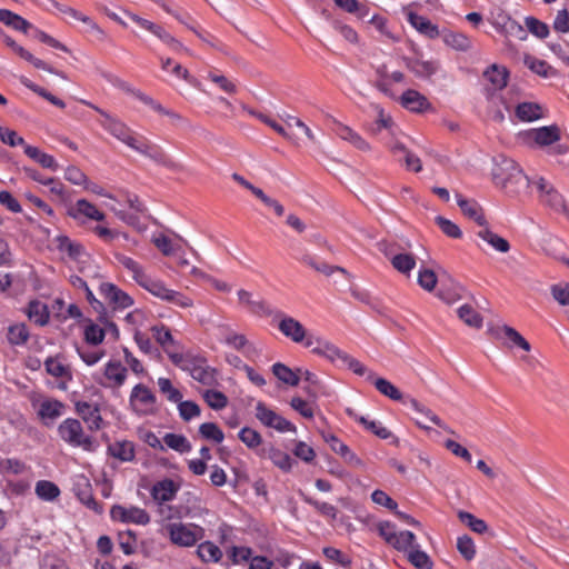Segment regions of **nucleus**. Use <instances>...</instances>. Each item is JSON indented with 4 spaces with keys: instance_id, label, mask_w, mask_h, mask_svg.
I'll return each mask as SVG.
<instances>
[{
    "instance_id": "nucleus-51",
    "label": "nucleus",
    "mask_w": 569,
    "mask_h": 569,
    "mask_svg": "<svg viewBox=\"0 0 569 569\" xmlns=\"http://www.w3.org/2000/svg\"><path fill=\"white\" fill-rule=\"evenodd\" d=\"M202 398L207 405L213 410H221L228 406L227 396L214 389H207L202 392Z\"/></svg>"
},
{
    "instance_id": "nucleus-40",
    "label": "nucleus",
    "mask_w": 569,
    "mask_h": 569,
    "mask_svg": "<svg viewBox=\"0 0 569 569\" xmlns=\"http://www.w3.org/2000/svg\"><path fill=\"white\" fill-rule=\"evenodd\" d=\"M457 315L467 326L479 329L482 327L481 315L470 305L466 303L457 309Z\"/></svg>"
},
{
    "instance_id": "nucleus-43",
    "label": "nucleus",
    "mask_w": 569,
    "mask_h": 569,
    "mask_svg": "<svg viewBox=\"0 0 569 569\" xmlns=\"http://www.w3.org/2000/svg\"><path fill=\"white\" fill-rule=\"evenodd\" d=\"M30 332L24 323L8 327L7 340L11 346H23L29 340Z\"/></svg>"
},
{
    "instance_id": "nucleus-15",
    "label": "nucleus",
    "mask_w": 569,
    "mask_h": 569,
    "mask_svg": "<svg viewBox=\"0 0 569 569\" xmlns=\"http://www.w3.org/2000/svg\"><path fill=\"white\" fill-rule=\"evenodd\" d=\"M489 332L496 338V339H507L508 342L506 345L508 347H519L523 349L525 351H530V343L512 327H509L507 325L490 328Z\"/></svg>"
},
{
    "instance_id": "nucleus-11",
    "label": "nucleus",
    "mask_w": 569,
    "mask_h": 569,
    "mask_svg": "<svg viewBox=\"0 0 569 569\" xmlns=\"http://www.w3.org/2000/svg\"><path fill=\"white\" fill-rule=\"evenodd\" d=\"M72 491L79 501L87 508L93 510L97 513H102V506L94 499L92 495V487L89 479L83 476H76L72 485Z\"/></svg>"
},
{
    "instance_id": "nucleus-21",
    "label": "nucleus",
    "mask_w": 569,
    "mask_h": 569,
    "mask_svg": "<svg viewBox=\"0 0 569 569\" xmlns=\"http://www.w3.org/2000/svg\"><path fill=\"white\" fill-rule=\"evenodd\" d=\"M456 197L459 208L467 218L473 220L481 228L487 224V220L478 202L475 200H468L461 194H456Z\"/></svg>"
},
{
    "instance_id": "nucleus-57",
    "label": "nucleus",
    "mask_w": 569,
    "mask_h": 569,
    "mask_svg": "<svg viewBox=\"0 0 569 569\" xmlns=\"http://www.w3.org/2000/svg\"><path fill=\"white\" fill-rule=\"evenodd\" d=\"M525 24L529 32L539 39H545L549 36L550 31L548 24L535 17H527L525 19Z\"/></svg>"
},
{
    "instance_id": "nucleus-46",
    "label": "nucleus",
    "mask_w": 569,
    "mask_h": 569,
    "mask_svg": "<svg viewBox=\"0 0 569 569\" xmlns=\"http://www.w3.org/2000/svg\"><path fill=\"white\" fill-rule=\"evenodd\" d=\"M197 553L204 562H218L222 557L220 548L210 541L200 543Z\"/></svg>"
},
{
    "instance_id": "nucleus-27",
    "label": "nucleus",
    "mask_w": 569,
    "mask_h": 569,
    "mask_svg": "<svg viewBox=\"0 0 569 569\" xmlns=\"http://www.w3.org/2000/svg\"><path fill=\"white\" fill-rule=\"evenodd\" d=\"M336 134L361 151H369L370 144L355 130L342 123H337Z\"/></svg>"
},
{
    "instance_id": "nucleus-22",
    "label": "nucleus",
    "mask_w": 569,
    "mask_h": 569,
    "mask_svg": "<svg viewBox=\"0 0 569 569\" xmlns=\"http://www.w3.org/2000/svg\"><path fill=\"white\" fill-rule=\"evenodd\" d=\"M401 104L413 112H422L430 108L428 99L413 89H408L402 93Z\"/></svg>"
},
{
    "instance_id": "nucleus-18",
    "label": "nucleus",
    "mask_w": 569,
    "mask_h": 569,
    "mask_svg": "<svg viewBox=\"0 0 569 569\" xmlns=\"http://www.w3.org/2000/svg\"><path fill=\"white\" fill-rule=\"evenodd\" d=\"M4 43L20 58L30 62L34 68L46 70L50 73L59 74L63 77L60 72L56 71L51 66L46 63L43 60L36 58L32 53L26 50L23 47L18 44L11 37L4 36Z\"/></svg>"
},
{
    "instance_id": "nucleus-61",
    "label": "nucleus",
    "mask_w": 569,
    "mask_h": 569,
    "mask_svg": "<svg viewBox=\"0 0 569 569\" xmlns=\"http://www.w3.org/2000/svg\"><path fill=\"white\" fill-rule=\"evenodd\" d=\"M177 403H178L179 415L184 421H190L191 419L200 416L201 410H200V407L196 402L190 401V400H186V401L180 400Z\"/></svg>"
},
{
    "instance_id": "nucleus-14",
    "label": "nucleus",
    "mask_w": 569,
    "mask_h": 569,
    "mask_svg": "<svg viewBox=\"0 0 569 569\" xmlns=\"http://www.w3.org/2000/svg\"><path fill=\"white\" fill-rule=\"evenodd\" d=\"M482 76L488 82L486 91L493 93L502 90L507 86L509 71L506 67L493 63L483 71Z\"/></svg>"
},
{
    "instance_id": "nucleus-20",
    "label": "nucleus",
    "mask_w": 569,
    "mask_h": 569,
    "mask_svg": "<svg viewBox=\"0 0 569 569\" xmlns=\"http://www.w3.org/2000/svg\"><path fill=\"white\" fill-rule=\"evenodd\" d=\"M69 214L76 220L82 217L96 221H102L104 219V214L86 199H79L74 207L69 209Z\"/></svg>"
},
{
    "instance_id": "nucleus-60",
    "label": "nucleus",
    "mask_w": 569,
    "mask_h": 569,
    "mask_svg": "<svg viewBox=\"0 0 569 569\" xmlns=\"http://www.w3.org/2000/svg\"><path fill=\"white\" fill-rule=\"evenodd\" d=\"M154 36L158 37L163 43H166L170 49L176 52H187L189 50L174 37H172L169 32H167L161 26L154 32Z\"/></svg>"
},
{
    "instance_id": "nucleus-23",
    "label": "nucleus",
    "mask_w": 569,
    "mask_h": 569,
    "mask_svg": "<svg viewBox=\"0 0 569 569\" xmlns=\"http://www.w3.org/2000/svg\"><path fill=\"white\" fill-rule=\"evenodd\" d=\"M527 137L532 139L539 146H549L560 139L557 126L541 127L527 132Z\"/></svg>"
},
{
    "instance_id": "nucleus-13",
    "label": "nucleus",
    "mask_w": 569,
    "mask_h": 569,
    "mask_svg": "<svg viewBox=\"0 0 569 569\" xmlns=\"http://www.w3.org/2000/svg\"><path fill=\"white\" fill-rule=\"evenodd\" d=\"M110 516L113 520H119L127 523L132 522L136 525L144 526L150 522L148 512L139 507L126 508L120 505H114L110 510Z\"/></svg>"
},
{
    "instance_id": "nucleus-12",
    "label": "nucleus",
    "mask_w": 569,
    "mask_h": 569,
    "mask_svg": "<svg viewBox=\"0 0 569 569\" xmlns=\"http://www.w3.org/2000/svg\"><path fill=\"white\" fill-rule=\"evenodd\" d=\"M99 292L114 310L127 309L134 302L132 297L111 282H102Z\"/></svg>"
},
{
    "instance_id": "nucleus-33",
    "label": "nucleus",
    "mask_w": 569,
    "mask_h": 569,
    "mask_svg": "<svg viewBox=\"0 0 569 569\" xmlns=\"http://www.w3.org/2000/svg\"><path fill=\"white\" fill-rule=\"evenodd\" d=\"M0 21L7 27L23 33H28L29 29L32 28L28 20L7 9H0Z\"/></svg>"
},
{
    "instance_id": "nucleus-50",
    "label": "nucleus",
    "mask_w": 569,
    "mask_h": 569,
    "mask_svg": "<svg viewBox=\"0 0 569 569\" xmlns=\"http://www.w3.org/2000/svg\"><path fill=\"white\" fill-rule=\"evenodd\" d=\"M37 496L46 501H52L60 495L59 487L48 480H40L36 483Z\"/></svg>"
},
{
    "instance_id": "nucleus-28",
    "label": "nucleus",
    "mask_w": 569,
    "mask_h": 569,
    "mask_svg": "<svg viewBox=\"0 0 569 569\" xmlns=\"http://www.w3.org/2000/svg\"><path fill=\"white\" fill-rule=\"evenodd\" d=\"M408 21L421 34H425L430 39H436L439 37L438 27L436 24H433L429 19H427L422 16L417 14L415 12H409Z\"/></svg>"
},
{
    "instance_id": "nucleus-58",
    "label": "nucleus",
    "mask_w": 569,
    "mask_h": 569,
    "mask_svg": "<svg viewBox=\"0 0 569 569\" xmlns=\"http://www.w3.org/2000/svg\"><path fill=\"white\" fill-rule=\"evenodd\" d=\"M57 242L58 249L62 252H67L70 258L77 259L81 256L82 247L71 241L67 236L58 237Z\"/></svg>"
},
{
    "instance_id": "nucleus-38",
    "label": "nucleus",
    "mask_w": 569,
    "mask_h": 569,
    "mask_svg": "<svg viewBox=\"0 0 569 569\" xmlns=\"http://www.w3.org/2000/svg\"><path fill=\"white\" fill-rule=\"evenodd\" d=\"M106 378L112 383L109 387H120L127 378V369L119 361H109L104 368Z\"/></svg>"
},
{
    "instance_id": "nucleus-56",
    "label": "nucleus",
    "mask_w": 569,
    "mask_h": 569,
    "mask_svg": "<svg viewBox=\"0 0 569 569\" xmlns=\"http://www.w3.org/2000/svg\"><path fill=\"white\" fill-rule=\"evenodd\" d=\"M305 502L312 506L318 512H320L322 516L328 517L332 520L337 518L338 510L337 508L328 502H321L318 501L309 496L302 495Z\"/></svg>"
},
{
    "instance_id": "nucleus-54",
    "label": "nucleus",
    "mask_w": 569,
    "mask_h": 569,
    "mask_svg": "<svg viewBox=\"0 0 569 569\" xmlns=\"http://www.w3.org/2000/svg\"><path fill=\"white\" fill-rule=\"evenodd\" d=\"M238 438L249 448V449H256L262 443V437L261 435L249 427H243L239 433Z\"/></svg>"
},
{
    "instance_id": "nucleus-63",
    "label": "nucleus",
    "mask_w": 569,
    "mask_h": 569,
    "mask_svg": "<svg viewBox=\"0 0 569 569\" xmlns=\"http://www.w3.org/2000/svg\"><path fill=\"white\" fill-rule=\"evenodd\" d=\"M457 549L461 553V556L468 561L472 560L476 556L475 543L472 539L467 535L458 538Z\"/></svg>"
},
{
    "instance_id": "nucleus-39",
    "label": "nucleus",
    "mask_w": 569,
    "mask_h": 569,
    "mask_svg": "<svg viewBox=\"0 0 569 569\" xmlns=\"http://www.w3.org/2000/svg\"><path fill=\"white\" fill-rule=\"evenodd\" d=\"M271 369H272V373L277 377V379H279L283 383L292 386V387H296L299 385V382H300L299 375L300 373L298 372V369L296 371H293L292 369H290L289 367H287L286 365H283L281 362L273 363Z\"/></svg>"
},
{
    "instance_id": "nucleus-19",
    "label": "nucleus",
    "mask_w": 569,
    "mask_h": 569,
    "mask_svg": "<svg viewBox=\"0 0 569 569\" xmlns=\"http://www.w3.org/2000/svg\"><path fill=\"white\" fill-rule=\"evenodd\" d=\"M179 488L178 483L172 479L167 478L152 486L151 497L158 505L169 502L174 499Z\"/></svg>"
},
{
    "instance_id": "nucleus-16",
    "label": "nucleus",
    "mask_w": 569,
    "mask_h": 569,
    "mask_svg": "<svg viewBox=\"0 0 569 569\" xmlns=\"http://www.w3.org/2000/svg\"><path fill=\"white\" fill-rule=\"evenodd\" d=\"M76 411L88 425L90 430H99L101 428L102 418L100 415L99 406L97 403L77 401Z\"/></svg>"
},
{
    "instance_id": "nucleus-7",
    "label": "nucleus",
    "mask_w": 569,
    "mask_h": 569,
    "mask_svg": "<svg viewBox=\"0 0 569 569\" xmlns=\"http://www.w3.org/2000/svg\"><path fill=\"white\" fill-rule=\"evenodd\" d=\"M256 418L266 427L273 428L279 432H296L297 428L286 418L269 409L263 402L256 405Z\"/></svg>"
},
{
    "instance_id": "nucleus-49",
    "label": "nucleus",
    "mask_w": 569,
    "mask_h": 569,
    "mask_svg": "<svg viewBox=\"0 0 569 569\" xmlns=\"http://www.w3.org/2000/svg\"><path fill=\"white\" fill-rule=\"evenodd\" d=\"M163 442L167 447L180 453L189 452L191 450V445L183 435L166 433Z\"/></svg>"
},
{
    "instance_id": "nucleus-3",
    "label": "nucleus",
    "mask_w": 569,
    "mask_h": 569,
    "mask_svg": "<svg viewBox=\"0 0 569 569\" xmlns=\"http://www.w3.org/2000/svg\"><path fill=\"white\" fill-rule=\"evenodd\" d=\"M58 435L72 447H81L84 450L92 448V437L84 435L83 428L77 419L68 418L63 420L58 427Z\"/></svg>"
},
{
    "instance_id": "nucleus-53",
    "label": "nucleus",
    "mask_w": 569,
    "mask_h": 569,
    "mask_svg": "<svg viewBox=\"0 0 569 569\" xmlns=\"http://www.w3.org/2000/svg\"><path fill=\"white\" fill-rule=\"evenodd\" d=\"M199 433L202 438L221 443L224 439L222 430L214 422H204L199 427Z\"/></svg>"
},
{
    "instance_id": "nucleus-35",
    "label": "nucleus",
    "mask_w": 569,
    "mask_h": 569,
    "mask_svg": "<svg viewBox=\"0 0 569 569\" xmlns=\"http://www.w3.org/2000/svg\"><path fill=\"white\" fill-rule=\"evenodd\" d=\"M114 258L117 261L126 268L129 272H131L133 280L141 286V283L149 276L144 272L143 268L132 258L124 256L122 253H116Z\"/></svg>"
},
{
    "instance_id": "nucleus-62",
    "label": "nucleus",
    "mask_w": 569,
    "mask_h": 569,
    "mask_svg": "<svg viewBox=\"0 0 569 569\" xmlns=\"http://www.w3.org/2000/svg\"><path fill=\"white\" fill-rule=\"evenodd\" d=\"M84 339L88 343L97 346L104 339V329L97 323L90 322L84 329Z\"/></svg>"
},
{
    "instance_id": "nucleus-55",
    "label": "nucleus",
    "mask_w": 569,
    "mask_h": 569,
    "mask_svg": "<svg viewBox=\"0 0 569 569\" xmlns=\"http://www.w3.org/2000/svg\"><path fill=\"white\" fill-rule=\"evenodd\" d=\"M435 222L447 237H450L453 239H459L462 237L461 229L459 228L458 224H456L451 220H449L442 216H437L435 218Z\"/></svg>"
},
{
    "instance_id": "nucleus-25",
    "label": "nucleus",
    "mask_w": 569,
    "mask_h": 569,
    "mask_svg": "<svg viewBox=\"0 0 569 569\" xmlns=\"http://www.w3.org/2000/svg\"><path fill=\"white\" fill-rule=\"evenodd\" d=\"M28 318L37 326L43 327L48 325L50 312L48 306L40 300H31L26 310Z\"/></svg>"
},
{
    "instance_id": "nucleus-37",
    "label": "nucleus",
    "mask_w": 569,
    "mask_h": 569,
    "mask_svg": "<svg viewBox=\"0 0 569 569\" xmlns=\"http://www.w3.org/2000/svg\"><path fill=\"white\" fill-rule=\"evenodd\" d=\"M298 372L300 373V379H303L308 383V386L303 388L309 398L316 400L323 389L321 380L316 373L307 369L298 368Z\"/></svg>"
},
{
    "instance_id": "nucleus-47",
    "label": "nucleus",
    "mask_w": 569,
    "mask_h": 569,
    "mask_svg": "<svg viewBox=\"0 0 569 569\" xmlns=\"http://www.w3.org/2000/svg\"><path fill=\"white\" fill-rule=\"evenodd\" d=\"M418 545L413 532L409 530L398 532L392 547L406 555Z\"/></svg>"
},
{
    "instance_id": "nucleus-1",
    "label": "nucleus",
    "mask_w": 569,
    "mask_h": 569,
    "mask_svg": "<svg viewBox=\"0 0 569 569\" xmlns=\"http://www.w3.org/2000/svg\"><path fill=\"white\" fill-rule=\"evenodd\" d=\"M103 118L100 124L116 139L160 166L172 170L178 169V163L174 162L160 146L150 142L144 137H137L127 124L112 118L109 113H103Z\"/></svg>"
},
{
    "instance_id": "nucleus-6",
    "label": "nucleus",
    "mask_w": 569,
    "mask_h": 569,
    "mask_svg": "<svg viewBox=\"0 0 569 569\" xmlns=\"http://www.w3.org/2000/svg\"><path fill=\"white\" fill-rule=\"evenodd\" d=\"M273 315L279 320V331L293 342L305 345L308 337H313L307 333L306 328L297 319L284 315L282 311H276Z\"/></svg>"
},
{
    "instance_id": "nucleus-17",
    "label": "nucleus",
    "mask_w": 569,
    "mask_h": 569,
    "mask_svg": "<svg viewBox=\"0 0 569 569\" xmlns=\"http://www.w3.org/2000/svg\"><path fill=\"white\" fill-rule=\"evenodd\" d=\"M322 439L330 445L332 451L339 455L347 463L355 467H362V460L353 453L350 448L340 441L335 435L322 432Z\"/></svg>"
},
{
    "instance_id": "nucleus-5",
    "label": "nucleus",
    "mask_w": 569,
    "mask_h": 569,
    "mask_svg": "<svg viewBox=\"0 0 569 569\" xmlns=\"http://www.w3.org/2000/svg\"><path fill=\"white\" fill-rule=\"evenodd\" d=\"M132 411L139 416H148L154 413L156 396L144 385H136L129 398Z\"/></svg>"
},
{
    "instance_id": "nucleus-44",
    "label": "nucleus",
    "mask_w": 569,
    "mask_h": 569,
    "mask_svg": "<svg viewBox=\"0 0 569 569\" xmlns=\"http://www.w3.org/2000/svg\"><path fill=\"white\" fill-rule=\"evenodd\" d=\"M408 561L417 569H432L433 562L427 552L421 550L418 543L407 553Z\"/></svg>"
},
{
    "instance_id": "nucleus-64",
    "label": "nucleus",
    "mask_w": 569,
    "mask_h": 569,
    "mask_svg": "<svg viewBox=\"0 0 569 569\" xmlns=\"http://www.w3.org/2000/svg\"><path fill=\"white\" fill-rule=\"evenodd\" d=\"M157 383L160 391L167 396L169 401L178 402L182 399V393L172 386L170 379L159 378Z\"/></svg>"
},
{
    "instance_id": "nucleus-41",
    "label": "nucleus",
    "mask_w": 569,
    "mask_h": 569,
    "mask_svg": "<svg viewBox=\"0 0 569 569\" xmlns=\"http://www.w3.org/2000/svg\"><path fill=\"white\" fill-rule=\"evenodd\" d=\"M516 116L519 120L530 122L542 117L541 107L533 102H522L516 108Z\"/></svg>"
},
{
    "instance_id": "nucleus-45",
    "label": "nucleus",
    "mask_w": 569,
    "mask_h": 569,
    "mask_svg": "<svg viewBox=\"0 0 569 569\" xmlns=\"http://www.w3.org/2000/svg\"><path fill=\"white\" fill-rule=\"evenodd\" d=\"M144 290L149 291L154 297L167 300L171 289L167 288L166 284L158 279H153L150 276L146 278V280L141 283V286Z\"/></svg>"
},
{
    "instance_id": "nucleus-9",
    "label": "nucleus",
    "mask_w": 569,
    "mask_h": 569,
    "mask_svg": "<svg viewBox=\"0 0 569 569\" xmlns=\"http://www.w3.org/2000/svg\"><path fill=\"white\" fill-rule=\"evenodd\" d=\"M305 347L311 348V351L318 356L325 357L329 361L340 366L343 356L347 353L333 343L319 337H308Z\"/></svg>"
},
{
    "instance_id": "nucleus-4",
    "label": "nucleus",
    "mask_w": 569,
    "mask_h": 569,
    "mask_svg": "<svg viewBox=\"0 0 569 569\" xmlns=\"http://www.w3.org/2000/svg\"><path fill=\"white\" fill-rule=\"evenodd\" d=\"M166 529L169 532L170 540L181 547H191L204 536V530L192 523L173 522L169 523Z\"/></svg>"
},
{
    "instance_id": "nucleus-48",
    "label": "nucleus",
    "mask_w": 569,
    "mask_h": 569,
    "mask_svg": "<svg viewBox=\"0 0 569 569\" xmlns=\"http://www.w3.org/2000/svg\"><path fill=\"white\" fill-rule=\"evenodd\" d=\"M391 264L398 272L409 274L416 267V258L410 253H398L391 258Z\"/></svg>"
},
{
    "instance_id": "nucleus-31",
    "label": "nucleus",
    "mask_w": 569,
    "mask_h": 569,
    "mask_svg": "<svg viewBox=\"0 0 569 569\" xmlns=\"http://www.w3.org/2000/svg\"><path fill=\"white\" fill-rule=\"evenodd\" d=\"M367 380L371 381L376 389L383 396L391 400H402V392L389 380L385 378H376L373 372H370Z\"/></svg>"
},
{
    "instance_id": "nucleus-26",
    "label": "nucleus",
    "mask_w": 569,
    "mask_h": 569,
    "mask_svg": "<svg viewBox=\"0 0 569 569\" xmlns=\"http://www.w3.org/2000/svg\"><path fill=\"white\" fill-rule=\"evenodd\" d=\"M260 455L264 458H269L274 466L286 472L290 471L293 463L292 458L288 453L274 448L273 446L263 447L260 450Z\"/></svg>"
},
{
    "instance_id": "nucleus-24",
    "label": "nucleus",
    "mask_w": 569,
    "mask_h": 569,
    "mask_svg": "<svg viewBox=\"0 0 569 569\" xmlns=\"http://www.w3.org/2000/svg\"><path fill=\"white\" fill-rule=\"evenodd\" d=\"M403 405L409 406L412 410H415L418 413L423 415L427 419H429L432 423L436 426L442 428L443 430L453 433V431L436 415L433 413L429 408L420 403L417 399L410 397V396H403L402 400H400Z\"/></svg>"
},
{
    "instance_id": "nucleus-32",
    "label": "nucleus",
    "mask_w": 569,
    "mask_h": 569,
    "mask_svg": "<svg viewBox=\"0 0 569 569\" xmlns=\"http://www.w3.org/2000/svg\"><path fill=\"white\" fill-rule=\"evenodd\" d=\"M477 236L499 252L506 253L510 249L509 242L495 233L487 224L477 231Z\"/></svg>"
},
{
    "instance_id": "nucleus-29",
    "label": "nucleus",
    "mask_w": 569,
    "mask_h": 569,
    "mask_svg": "<svg viewBox=\"0 0 569 569\" xmlns=\"http://www.w3.org/2000/svg\"><path fill=\"white\" fill-rule=\"evenodd\" d=\"M238 298L240 302L247 305L249 311L254 315L271 316L274 313L263 300H253L252 295L244 289L238 291Z\"/></svg>"
},
{
    "instance_id": "nucleus-2",
    "label": "nucleus",
    "mask_w": 569,
    "mask_h": 569,
    "mask_svg": "<svg viewBox=\"0 0 569 569\" xmlns=\"http://www.w3.org/2000/svg\"><path fill=\"white\" fill-rule=\"evenodd\" d=\"M492 180L510 196H517L529 187V179L515 160L499 154L493 159Z\"/></svg>"
},
{
    "instance_id": "nucleus-8",
    "label": "nucleus",
    "mask_w": 569,
    "mask_h": 569,
    "mask_svg": "<svg viewBox=\"0 0 569 569\" xmlns=\"http://www.w3.org/2000/svg\"><path fill=\"white\" fill-rule=\"evenodd\" d=\"M539 192L540 202L556 212L566 213L567 207L563 197L545 178L532 182Z\"/></svg>"
},
{
    "instance_id": "nucleus-10",
    "label": "nucleus",
    "mask_w": 569,
    "mask_h": 569,
    "mask_svg": "<svg viewBox=\"0 0 569 569\" xmlns=\"http://www.w3.org/2000/svg\"><path fill=\"white\" fill-rule=\"evenodd\" d=\"M66 405L54 398H44L38 402L37 415L46 427H52L64 415Z\"/></svg>"
},
{
    "instance_id": "nucleus-52",
    "label": "nucleus",
    "mask_w": 569,
    "mask_h": 569,
    "mask_svg": "<svg viewBox=\"0 0 569 569\" xmlns=\"http://www.w3.org/2000/svg\"><path fill=\"white\" fill-rule=\"evenodd\" d=\"M458 518L463 525L468 526L472 531L477 533H483L488 529L487 523L482 519L477 518L468 511H458Z\"/></svg>"
},
{
    "instance_id": "nucleus-42",
    "label": "nucleus",
    "mask_w": 569,
    "mask_h": 569,
    "mask_svg": "<svg viewBox=\"0 0 569 569\" xmlns=\"http://www.w3.org/2000/svg\"><path fill=\"white\" fill-rule=\"evenodd\" d=\"M525 66L529 68L532 72L543 77L549 78L556 74L555 69L548 64L545 60H540L533 56L526 54L523 58Z\"/></svg>"
},
{
    "instance_id": "nucleus-30",
    "label": "nucleus",
    "mask_w": 569,
    "mask_h": 569,
    "mask_svg": "<svg viewBox=\"0 0 569 569\" xmlns=\"http://www.w3.org/2000/svg\"><path fill=\"white\" fill-rule=\"evenodd\" d=\"M24 153L44 169H49L52 171H57L59 169V164L57 160L53 158V156L41 151L37 147L29 144L24 146Z\"/></svg>"
},
{
    "instance_id": "nucleus-59",
    "label": "nucleus",
    "mask_w": 569,
    "mask_h": 569,
    "mask_svg": "<svg viewBox=\"0 0 569 569\" xmlns=\"http://www.w3.org/2000/svg\"><path fill=\"white\" fill-rule=\"evenodd\" d=\"M137 536L132 530L118 533V543L124 555H132L136 551Z\"/></svg>"
},
{
    "instance_id": "nucleus-34",
    "label": "nucleus",
    "mask_w": 569,
    "mask_h": 569,
    "mask_svg": "<svg viewBox=\"0 0 569 569\" xmlns=\"http://www.w3.org/2000/svg\"><path fill=\"white\" fill-rule=\"evenodd\" d=\"M108 452L120 461H132L134 458V445L131 441H116L108 446Z\"/></svg>"
},
{
    "instance_id": "nucleus-36",
    "label": "nucleus",
    "mask_w": 569,
    "mask_h": 569,
    "mask_svg": "<svg viewBox=\"0 0 569 569\" xmlns=\"http://www.w3.org/2000/svg\"><path fill=\"white\" fill-rule=\"evenodd\" d=\"M218 370L210 367L207 361L191 375L192 379L207 387L218 386Z\"/></svg>"
}]
</instances>
